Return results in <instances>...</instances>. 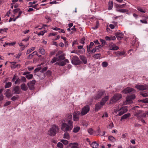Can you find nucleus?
<instances>
[{
    "label": "nucleus",
    "instance_id": "nucleus-1",
    "mask_svg": "<svg viewBox=\"0 0 148 148\" xmlns=\"http://www.w3.org/2000/svg\"><path fill=\"white\" fill-rule=\"evenodd\" d=\"M72 115L69 114L66 118V123H63L61 125V129L64 132L70 131L73 128V122L71 120Z\"/></svg>",
    "mask_w": 148,
    "mask_h": 148
},
{
    "label": "nucleus",
    "instance_id": "nucleus-2",
    "mask_svg": "<svg viewBox=\"0 0 148 148\" xmlns=\"http://www.w3.org/2000/svg\"><path fill=\"white\" fill-rule=\"evenodd\" d=\"M59 130L58 126L53 125L48 132V134L50 136H54Z\"/></svg>",
    "mask_w": 148,
    "mask_h": 148
},
{
    "label": "nucleus",
    "instance_id": "nucleus-3",
    "mask_svg": "<svg viewBox=\"0 0 148 148\" xmlns=\"http://www.w3.org/2000/svg\"><path fill=\"white\" fill-rule=\"evenodd\" d=\"M122 98V95L120 93L116 94L110 99V104H113L116 103Z\"/></svg>",
    "mask_w": 148,
    "mask_h": 148
},
{
    "label": "nucleus",
    "instance_id": "nucleus-4",
    "mask_svg": "<svg viewBox=\"0 0 148 148\" xmlns=\"http://www.w3.org/2000/svg\"><path fill=\"white\" fill-rule=\"evenodd\" d=\"M146 114H147L143 111L140 110H137V111H136L134 115L138 119H139L142 117H145Z\"/></svg>",
    "mask_w": 148,
    "mask_h": 148
},
{
    "label": "nucleus",
    "instance_id": "nucleus-5",
    "mask_svg": "<svg viewBox=\"0 0 148 148\" xmlns=\"http://www.w3.org/2000/svg\"><path fill=\"white\" fill-rule=\"evenodd\" d=\"M71 63L72 64L76 65H79L82 63V62L79 59L78 57L76 56H73L71 59Z\"/></svg>",
    "mask_w": 148,
    "mask_h": 148
},
{
    "label": "nucleus",
    "instance_id": "nucleus-6",
    "mask_svg": "<svg viewBox=\"0 0 148 148\" xmlns=\"http://www.w3.org/2000/svg\"><path fill=\"white\" fill-rule=\"evenodd\" d=\"M90 108L88 105L84 106L82 109L81 115L83 116L86 114L89 111Z\"/></svg>",
    "mask_w": 148,
    "mask_h": 148
},
{
    "label": "nucleus",
    "instance_id": "nucleus-7",
    "mask_svg": "<svg viewBox=\"0 0 148 148\" xmlns=\"http://www.w3.org/2000/svg\"><path fill=\"white\" fill-rule=\"evenodd\" d=\"M135 88L140 90H148V86L145 84L144 85H138L135 86Z\"/></svg>",
    "mask_w": 148,
    "mask_h": 148
},
{
    "label": "nucleus",
    "instance_id": "nucleus-8",
    "mask_svg": "<svg viewBox=\"0 0 148 148\" xmlns=\"http://www.w3.org/2000/svg\"><path fill=\"white\" fill-rule=\"evenodd\" d=\"M12 92L13 93L16 94H20L21 92V90L19 86H14L13 87Z\"/></svg>",
    "mask_w": 148,
    "mask_h": 148
},
{
    "label": "nucleus",
    "instance_id": "nucleus-9",
    "mask_svg": "<svg viewBox=\"0 0 148 148\" xmlns=\"http://www.w3.org/2000/svg\"><path fill=\"white\" fill-rule=\"evenodd\" d=\"M135 92V90L133 88L130 87H127L122 90V92L123 93L127 94L131 92Z\"/></svg>",
    "mask_w": 148,
    "mask_h": 148
},
{
    "label": "nucleus",
    "instance_id": "nucleus-10",
    "mask_svg": "<svg viewBox=\"0 0 148 148\" xmlns=\"http://www.w3.org/2000/svg\"><path fill=\"white\" fill-rule=\"evenodd\" d=\"M80 112L78 111L75 112L73 113V119L75 121H77L79 119Z\"/></svg>",
    "mask_w": 148,
    "mask_h": 148
},
{
    "label": "nucleus",
    "instance_id": "nucleus-11",
    "mask_svg": "<svg viewBox=\"0 0 148 148\" xmlns=\"http://www.w3.org/2000/svg\"><path fill=\"white\" fill-rule=\"evenodd\" d=\"M136 97L135 95L132 94L127 96L126 97L127 103H130L132 102V100L134 99Z\"/></svg>",
    "mask_w": 148,
    "mask_h": 148
},
{
    "label": "nucleus",
    "instance_id": "nucleus-12",
    "mask_svg": "<svg viewBox=\"0 0 148 148\" xmlns=\"http://www.w3.org/2000/svg\"><path fill=\"white\" fill-rule=\"evenodd\" d=\"M36 81L35 80H33L27 83V86L30 90H33L34 89V86Z\"/></svg>",
    "mask_w": 148,
    "mask_h": 148
},
{
    "label": "nucleus",
    "instance_id": "nucleus-13",
    "mask_svg": "<svg viewBox=\"0 0 148 148\" xmlns=\"http://www.w3.org/2000/svg\"><path fill=\"white\" fill-rule=\"evenodd\" d=\"M69 62V60L67 59H66L62 61H60L59 62H57L56 63V65H58L59 66H62L65 65L66 63Z\"/></svg>",
    "mask_w": 148,
    "mask_h": 148
},
{
    "label": "nucleus",
    "instance_id": "nucleus-14",
    "mask_svg": "<svg viewBox=\"0 0 148 148\" xmlns=\"http://www.w3.org/2000/svg\"><path fill=\"white\" fill-rule=\"evenodd\" d=\"M104 92L103 91H100L97 92V94L94 97V98L96 99H99L104 94Z\"/></svg>",
    "mask_w": 148,
    "mask_h": 148
},
{
    "label": "nucleus",
    "instance_id": "nucleus-15",
    "mask_svg": "<svg viewBox=\"0 0 148 148\" xmlns=\"http://www.w3.org/2000/svg\"><path fill=\"white\" fill-rule=\"evenodd\" d=\"M119 110L120 111L118 114L119 116H121L127 111V110L125 108H123L120 109H119Z\"/></svg>",
    "mask_w": 148,
    "mask_h": 148
},
{
    "label": "nucleus",
    "instance_id": "nucleus-16",
    "mask_svg": "<svg viewBox=\"0 0 148 148\" xmlns=\"http://www.w3.org/2000/svg\"><path fill=\"white\" fill-rule=\"evenodd\" d=\"M103 106V105H102L100 102H98L96 104L95 108V111H97L102 107Z\"/></svg>",
    "mask_w": 148,
    "mask_h": 148
},
{
    "label": "nucleus",
    "instance_id": "nucleus-17",
    "mask_svg": "<svg viewBox=\"0 0 148 148\" xmlns=\"http://www.w3.org/2000/svg\"><path fill=\"white\" fill-rule=\"evenodd\" d=\"M119 49L118 47L115 44H112L109 46V49L112 50H117Z\"/></svg>",
    "mask_w": 148,
    "mask_h": 148
},
{
    "label": "nucleus",
    "instance_id": "nucleus-18",
    "mask_svg": "<svg viewBox=\"0 0 148 148\" xmlns=\"http://www.w3.org/2000/svg\"><path fill=\"white\" fill-rule=\"evenodd\" d=\"M79 58L81 60L82 63L83 62L84 64H86L87 63V59L84 56H80Z\"/></svg>",
    "mask_w": 148,
    "mask_h": 148
},
{
    "label": "nucleus",
    "instance_id": "nucleus-19",
    "mask_svg": "<svg viewBox=\"0 0 148 148\" xmlns=\"http://www.w3.org/2000/svg\"><path fill=\"white\" fill-rule=\"evenodd\" d=\"M109 98V97L108 96H106L103 98L102 100V101L100 102H101V104L102 105H104L108 99Z\"/></svg>",
    "mask_w": 148,
    "mask_h": 148
},
{
    "label": "nucleus",
    "instance_id": "nucleus-20",
    "mask_svg": "<svg viewBox=\"0 0 148 148\" xmlns=\"http://www.w3.org/2000/svg\"><path fill=\"white\" fill-rule=\"evenodd\" d=\"M11 63L12 64L11 66V67L12 69H14L16 68H19L20 67V64H16V62H13Z\"/></svg>",
    "mask_w": 148,
    "mask_h": 148
},
{
    "label": "nucleus",
    "instance_id": "nucleus-21",
    "mask_svg": "<svg viewBox=\"0 0 148 148\" xmlns=\"http://www.w3.org/2000/svg\"><path fill=\"white\" fill-rule=\"evenodd\" d=\"M37 55V52L36 51H34L31 54H30L27 56V59H31L35 55Z\"/></svg>",
    "mask_w": 148,
    "mask_h": 148
},
{
    "label": "nucleus",
    "instance_id": "nucleus-22",
    "mask_svg": "<svg viewBox=\"0 0 148 148\" xmlns=\"http://www.w3.org/2000/svg\"><path fill=\"white\" fill-rule=\"evenodd\" d=\"M21 89L24 91H26L28 89L27 86L25 84H23L21 85Z\"/></svg>",
    "mask_w": 148,
    "mask_h": 148
},
{
    "label": "nucleus",
    "instance_id": "nucleus-23",
    "mask_svg": "<svg viewBox=\"0 0 148 148\" xmlns=\"http://www.w3.org/2000/svg\"><path fill=\"white\" fill-rule=\"evenodd\" d=\"M91 146L93 148H97L98 147V143L95 141L90 144Z\"/></svg>",
    "mask_w": 148,
    "mask_h": 148
},
{
    "label": "nucleus",
    "instance_id": "nucleus-24",
    "mask_svg": "<svg viewBox=\"0 0 148 148\" xmlns=\"http://www.w3.org/2000/svg\"><path fill=\"white\" fill-rule=\"evenodd\" d=\"M65 58L64 57V56L63 55H61L59 56L58 58L57 61H61L62 60H64L65 59Z\"/></svg>",
    "mask_w": 148,
    "mask_h": 148
},
{
    "label": "nucleus",
    "instance_id": "nucleus-25",
    "mask_svg": "<svg viewBox=\"0 0 148 148\" xmlns=\"http://www.w3.org/2000/svg\"><path fill=\"white\" fill-rule=\"evenodd\" d=\"M69 146L71 147V148H78L77 144L76 143H70Z\"/></svg>",
    "mask_w": 148,
    "mask_h": 148
},
{
    "label": "nucleus",
    "instance_id": "nucleus-26",
    "mask_svg": "<svg viewBox=\"0 0 148 148\" xmlns=\"http://www.w3.org/2000/svg\"><path fill=\"white\" fill-rule=\"evenodd\" d=\"M126 5V3L123 4L122 5H119L118 4H116L115 5V7L117 9H119V8H122L125 7Z\"/></svg>",
    "mask_w": 148,
    "mask_h": 148
},
{
    "label": "nucleus",
    "instance_id": "nucleus-27",
    "mask_svg": "<svg viewBox=\"0 0 148 148\" xmlns=\"http://www.w3.org/2000/svg\"><path fill=\"white\" fill-rule=\"evenodd\" d=\"M16 43V42L15 41L9 43L5 42L4 44L3 45V46L5 47L7 46L8 45H9V46H13Z\"/></svg>",
    "mask_w": 148,
    "mask_h": 148
},
{
    "label": "nucleus",
    "instance_id": "nucleus-28",
    "mask_svg": "<svg viewBox=\"0 0 148 148\" xmlns=\"http://www.w3.org/2000/svg\"><path fill=\"white\" fill-rule=\"evenodd\" d=\"M115 54L116 56H120L124 55L125 54V52L123 51H118L116 52Z\"/></svg>",
    "mask_w": 148,
    "mask_h": 148
},
{
    "label": "nucleus",
    "instance_id": "nucleus-29",
    "mask_svg": "<svg viewBox=\"0 0 148 148\" xmlns=\"http://www.w3.org/2000/svg\"><path fill=\"white\" fill-rule=\"evenodd\" d=\"M130 116V114L129 113L126 114L124 115L121 117V121L122 120L127 118L128 117Z\"/></svg>",
    "mask_w": 148,
    "mask_h": 148
},
{
    "label": "nucleus",
    "instance_id": "nucleus-30",
    "mask_svg": "<svg viewBox=\"0 0 148 148\" xmlns=\"http://www.w3.org/2000/svg\"><path fill=\"white\" fill-rule=\"evenodd\" d=\"M116 11L119 12L125 13L128 12V10L126 9H116Z\"/></svg>",
    "mask_w": 148,
    "mask_h": 148
},
{
    "label": "nucleus",
    "instance_id": "nucleus-31",
    "mask_svg": "<svg viewBox=\"0 0 148 148\" xmlns=\"http://www.w3.org/2000/svg\"><path fill=\"white\" fill-rule=\"evenodd\" d=\"M39 52L42 55H44L45 53V50L42 47L39 48Z\"/></svg>",
    "mask_w": 148,
    "mask_h": 148
},
{
    "label": "nucleus",
    "instance_id": "nucleus-32",
    "mask_svg": "<svg viewBox=\"0 0 148 148\" xmlns=\"http://www.w3.org/2000/svg\"><path fill=\"white\" fill-rule=\"evenodd\" d=\"M123 34L122 32H117L115 33L116 37H121L123 36Z\"/></svg>",
    "mask_w": 148,
    "mask_h": 148
},
{
    "label": "nucleus",
    "instance_id": "nucleus-33",
    "mask_svg": "<svg viewBox=\"0 0 148 148\" xmlns=\"http://www.w3.org/2000/svg\"><path fill=\"white\" fill-rule=\"evenodd\" d=\"M113 6V2L112 1L109 2L108 4V9L109 10H111L112 9Z\"/></svg>",
    "mask_w": 148,
    "mask_h": 148
},
{
    "label": "nucleus",
    "instance_id": "nucleus-34",
    "mask_svg": "<svg viewBox=\"0 0 148 148\" xmlns=\"http://www.w3.org/2000/svg\"><path fill=\"white\" fill-rule=\"evenodd\" d=\"M80 129V128L79 127H74L73 130V132L74 133H77L79 131Z\"/></svg>",
    "mask_w": 148,
    "mask_h": 148
},
{
    "label": "nucleus",
    "instance_id": "nucleus-35",
    "mask_svg": "<svg viewBox=\"0 0 148 148\" xmlns=\"http://www.w3.org/2000/svg\"><path fill=\"white\" fill-rule=\"evenodd\" d=\"M101 57V54L100 53H97L95 54L93 56V57L95 59H97L98 58H100Z\"/></svg>",
    "mask_w": 148,
    "mask_h": 148
},
{
    "label": "nucleus",
    "instance_id": "nucleus-36",
    "mask_svg": "<svg viewBox=\"0 0 148 148\" xmlns=\"http://www.w3.org/2000/svg\"><path fill=\"white\" fill-rule=\"evenodd\" d=\"M108 138L111 142H114L116 140L115 138L112 136H109Z\"/></svg>",
    "mask_w": 148,
    "mask_h": 148
},
{
    "label": "nucleus",
    "instance_id": "nucleus-37",
    "mask_svg": "<svg viewBox=\"0 0 148 148\" xmlns=\"http://www.w3.org/2000/svg\"><path fill=\"white\" fill-rule=\"evenodd\" d=\"M140 94L143 97H147L148 96V94L145 92H140Z\"/></svg>",
    "mask_w": 148,
    "mask_h": 148
},
{
    "label": "nucleus",
    "instance_id": "nucleus-38",
    "mask_svg": "<svg viewBox=\"0 0 148 148\" xmlns=\"http://www.w3.org/2000/svg\"><path fill=\"white\" fill-rule=\"evenodd\" d=\"M35 48V47H32L31 48L28 49L27 51L26 54H27L30 53L32 51H34V50Z\"/></svg>",
    "mask_w": 148,
    "mask_h": 148
},
{
    "label": "nucleus",
    "instance_id": "nucleus-39",
    "mask_svg": "<svg viewBox=\"0 0 148 148\" xmlns=\"http://www.w3.org/2000/svg\"><path fill=\"white\" fill-rule=\"evenodd\" d=\"M12 85V83L11 82H6L5 86V88H7L10 87Z\"/></svg>",
    "mask_w": 148,
    "mask_h": 148
},
{
    "label": "nucleus",
    "instance_id": "nucleus-40",
    "mask_svg": "<svg viewBox=\"0 0 148 148\" xmlns=\"http://www.w3.org/2000/svg\"><path fill=\"white\" fill-rule=\"evenodd\" d=\"M137 10L142 13H145L146 11L142 9L140 7H138L137 8Z\"/></svg>",
    "mask_w": 148,
    "mask_h": 148
},
{
    "label": "nucleus",
    "instance_id": "nucleus-41",
    "mask_svg": "<svg viewBox=\"0 0 148 148\" xmlns=\"http://www.w3.org/2000/svg\"><path fill=\"white\" fill-rule=\"evenodd\" d=\"M69 137V134L67 132H66L64 134V138L67 139H68Z\"/></svg>",
    "mask_w": 148,
    "mask_h": 148
},
{
    "label": "nucleus",
    "instance_id": "nucleus-42",
    "mask_svg": "<svg viewBox=\"0 0 148 148\" xmlns=\"http://www.w3.org/2000/svg\"><path fill=\"white\" fill-rule=\"evenodd\" d=\"M51 71L49 70H48L45 73L47 77H49L51 75Z\"/></svg>",
    "mask_w": 148,
    "mask_h": 148
},
{
    "label": "nucleus",
    "instance_id": "nucleus-43",
    "mask_svg": "<svg viewBox=\"0 0 148 148\" xmlns=\"http://www.w3.org/2000/svg\"><path fill=\"white\" fill-rule=\"evenodd\" d=\"M18 97L19 96L17 95L16 96H14L11 98V100L12 101L16 100L18 99Z\"/></svg>",
    "mask_w": 148,
    "mask_h": 148
},
{
    "label": "nucleus",
    "instance_id": "nucleus-44",
    "mask_svg": "<svg viewBox=\"0 0 148 148\" xmlns=\"http://www.w3.org/2000/svg\"><path fill=\"white\" fill-rule=\"evenodd\" d=\"M57 146L58 148H63V144L60 142H59L57 144Z\"/></svg>",
    "mask_w": 148,
    "mask_h": 148
},
{
    "label": "nucleus",
    "instance_id": "nucleus-45",
    "mask_svg": "<svg viewBox=\"0 0 148 148\" xmlns=\"http://www.w3.org/2000/svg\"><path fill=\"white\" fill-rule=\"evenodd\" d=\"M33 75L32 74H28L26 75L25 77L28 79H30L32 78Z\"/></svg>",
    "mask_w": 148,
    "mask_h": 148
},
{
    "label": "nucleus",
    "instance_id": "nucleus-46",
    "mask_svg": "<svg viewBox=\"0 0 148 148\" xmlns=\"http://www.w3.org/2000/svg\"><path fill=\"white\" fill-rule=\"evenodd\" d=\"M61 142L65 145H66L68 143V141L66 140H61Z\"/></svg>",
    "mask_w": 148,
    "mask_h": 148
},
{
    "label": "nucleus",
    "instance_id": "nucleus-47",
    "mask_svg": "<svg viewBox=\"0 0 148 148\" xmlns=\"http://www.w3.org/2000/svg\"><path fill=\"white\" fill-rule=\"evenodd\" d=\"M108 65V63L106 62H104L102 63V66L103 67H106Z\"/></svg>",
    "mask_w": 148,
    "mask_h": 148
},
{
    "label": "nucleus",
    "instance_id": "nucleus-48",
    "mask_svg": "<svg viewBox=\"0 0 148 148\" xmlns=\"http://www.w3.org/2000/svg\"><path fill=\"white\" fill-rule=\"evenodd\" d=\"M100 41L101 42V45L103 46H104L106 45L105 41L101 39H100Z\"/></svg>",
    "mask_w": 148,
    "mask_h": 148
},
{
    "label": "nucleus",
    "instance_id": "nucleus-49",
    "mask_svg": "<svg viewBox=\"0 0 148 148\" xmlns=\"http://www.w3.org/2000/svg\"><path fill=\"white\" fill-rule=\"evenodd\" d=\"M57 33H58L57 32L51 33L49 34L48 36H55L56 35H57Z\"/></svg>",
    "mask_w": 148,
    "mask_h": 148
},
{
    "label": "nucleus",
    "instance_id": "nucleus-50",
    "mask_svg": "<svg viewBox=\"0 0 148 148\" xmlns=\"http://www.w3.org/2000/svg\"><path fill=\"white\" fill-rule=\"evenodd\" d=\"M20 9L19 8H16L13 11L14 13L15 14L16 13H17L18 12H19L20 10Z\"/></svg>",
    "mask_w": 148,
    "mask_h": 148
},
{
    "label": "nucleus",
    "instance_id": "nucleus-51",
    "mask_svg": "<svg viewBox=\"0 0 148 148\" xmlns=\"http://www.w3.org/2000/svg\"><path fill=\"white\" fill-rule=\"evenodd\" d=\"M5 94L6 97H8L12 96L13 95V93L11 94L10 92H7V93H5Z\"/></svg>",
    "mask_w": 148,
    "mask_h": 148
},
{
    "label": "nucleus",
    "instance_id": "nucleus-52",
    "mask_svg": "<svg viewBox=\"0 0 148 148\" xmlns=\"http://www.w3.org/2000/svg\"><path fill=\"white\" fill-rule=\"evenodd\" d=\"M21 79H17L16 81H15L14 84H19L20 83V81H21Z\"/></svg>",
    "mask_w": 148,
    "mask_h": 148
},
{
    "label": "nucleus",
    "instance_id": "nucleus-53",
    "mask_svg": "<svg viewBox=\"0 0 148 148\" xmlns=\"http://www.w3.org/2000/svg\"><path fill=\"white\" fill-rule=\"evenodd\" d=\"M106 40H114L116 39V38H106Z\"/></svg>",
    "mask_w": 148,
    "mask_h": 148
},
{
    "label": "nucleus",
    "instance_id": "nucleus-54",
    "mask_svg": "<svg viewBox=\"0 0 148 148\" xmlns=\"http://www.w3.org/2000/svg\"><path fill=\"white\" fill-rule=\"evenodd\" d=\"M41 67H38V68H36V69H35L34 71V73H36L37 71H38L40 70H41Z\"/></svg>",
    "mask_w": 148,
    "mask_h": 148
},
{
    "label": "nucleus",
    "instance_id": "nucleus-55",
    "mask_svg": "<svg viewBox=\"0 0 148 148\" xmlns=\"http://www.w3.org/2000/svg\"><path fill=\"white\" fill-rule=\"evenodd\" d=\"M57 58L54 57L53 58L51 61V62L52 63H53L56 62L57 60Z\"/></svg>",
    "mask_w": 148,
    "mask_h": 148
},
{
    "label": "nucleus",
    "instance_id": "nucleus-56",
    "mask_svg": "<svg viewBox=\"0 0 148 148\" xmlns=\"http://www.w3.org/2000/svg\"><path fill=\"white\" fill-rule=\"evenodd\" d=\"M47 68H48L47 66L45 67L42 69L41 71L40 72L41 73H43L44 72L46 71L47 70Z\"/></svg>",
    "mask_w": 148,
    "mask_h": 148
},
{
    "label": "nucleus",
    "instance_id": "nucleus-57",
    "mask_svg": "<svg viewBox=\"0 0 148 148\" xmlns=\"http://www.w3.org/2000/svg\"><path fill=\"white\" fill-rule=\"evenodd\" d=\"M85 39L84 38H82L81 39V40L80 42V43L82 44H84V40H85Z\"/></svg>",
    "mask_w": 148,
    "mask_h": 148
},
{
    "label": "nucleus",
    "instance_id": "nucleus-58",
    "mask_svg": "<svg viewBox=\"0 0 148 148\" xmlns=\"http://www.w3.org/2000/svg\"><path fill=\"white\" fill-rule=\"evenodd\" d=\"M21 80L24 82H25L26 81V79L24 77H21Z\"/></svg>",
    "mask_w": 148,
    "mask_h": 148
},
{
    "label": "nucleus",
    "instance_id": "nucleus-59",
    "mask_svg": "<svg viewBox=\"0 0 148 148\" xmlns=\"http://www.w3.org/2000/svg\"><path fill=\"white\" fill-rule=\"evenodd\" d=\"M8 29L7 28H5L3 29H0V33H1L2 32H3L5 31H6L7 30H8Z\"/></svg>",
    "mask_w": 148,
    "mask_h": 148
},
{
    "label": "nucleus",
    "instance_id": "nucleus-60",
    "mask_svg": "<svg viewBox=\"0 0 148 148\" xmlns=\"http://www.w3.org/2000/svg\"><path fill=\"white\" fill-rule=\"evenodd\" d=\"M10 103H11V101H8L6 102L4 104V106H7L9 105L10 104Z\"/></svg>",
    "mask_w": 148,
    "mask_h": 148
},
{
    "label": "nucleus",
    "instance_id": "nucleus-61",
    "mask_svg": "<svg viewBox=\"0 0 148 148\" xmlns=\"http://www.w3.org/2000/svg\"><path fill=\"white\" fill-rule=\"evenodd\" d=\"M45 33V32L44 31H42L40 32H39L38 34V36H40V35H44Z\"/></svg>",
    "mask_w": 148,
    "mask_h": 148
},
{
    "label": "nucleus",
    "instance_id": "nucleus-62",
    "mask_svg": "<svg viewBox=\"0 0 148 148\" xmlns=\"http://www.w3.org/2000/svg\"><path fill=\"white\" fill-rule=\"evenodd\" d=\"M93 130L92 128H90L88 130V132L90 134H92V133Z\"/></svg>",
    "mask_w": 148,
    "mask_h": 148
},
{
    "label": "nucleus",
    "instance_id": "nucleus-63",
    "mask_svg": "<svg viewBox=\"0 0 148 148\" xmlns=\"http://www.w3.org/2000/svg\"><path fill=\"white\" fill-rule=\"evenodd\" d=\"M142 101L145 103H148V99H145L144 100H142Z\"/></svg>",
    "mask_w": 148,
    "mask_h": 148
},
{
    "label": "nucleus",
    "instance_id": "nucleus-64",
    "mask_svg": "<svg viewBox=\"0 0 148 148\" xmlns=\"http://www.w3.org/2000/svg\"><path fill=\"white\" fill-rule=\"evenodd\" d=\"M108 117V114L106 112H105L104 114L102 116V117L103 118L104 117Z\"/></svg>",
    "mask_w": 148,
    "mask_h": 148
}]
</instances>
